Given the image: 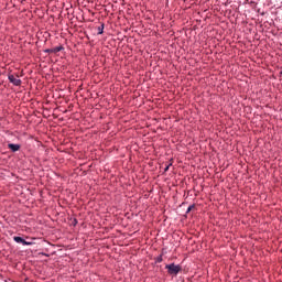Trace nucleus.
Masks as SVG:
<instances>
[{"label": "nucleus", "instance_id": "1", "mask_svg": "<svg viewBox=\"0 0 282 282\" xmlns=\"http://www.w3.org/2000/svg\"><path fill=\"white\" fill-rule=\"evenodd\" d=\"M165 270H167V273L172 276H177V274L182 272V265L175 263L166 264Z\"/></svg>", "mask_w": 282, "mask_h": 282}, {"label": "nucleus", "instance_id": "2", "mask_svg": "<svg viewBox=\"0 0 282 282\" xmlns=\"http://www.w3.org/2000/svg\"><path fill=\"white\" fill-rule=\"evenodd\" d=\"M9 83H12V85H14L15 87H21V79L14 77V75H9Z\"/></svg>", "mask_w": 282, "mask_h": 282}, {"label": "nucleus", "instance_id": "3", "mask_svg": "<svg viewBox=\"0 0 282 282\" xmlns=\"http://www.w3.org/2000/svg\"><path fill=\"white\" fill-rule=\"evenodd\" d=\"M13 240L15 241V243H22V246H32V242L25 241V239L19 236H14Z\"/></svg>", "mask_w": 282, "mask_h": 282}, {"label": "nucleus", "instance_id": "4", "mask_svg": "<svg viewBox=\"0 0 282 282\" xmlns=\"http://www.w3.org/2000/svg\"><path fill=\"white\" fill-rule=\"evenodd\" d=\"M8 149H10L13 153H17V151L21 150V145L20 144H14V143H9Z\"/></svg>", "mask_w": 282, "mask_h": 282}, {"label": "nucleus", "instance_id": "5", "mask_svg": "<svg viewBox=\"0 0 282 282\" xmlns=\"http://www.w3.org/2000/svg\"><path fill=\"white\" fill-rule=\"evenodd\" d=\"M63 46H56L54 48H51L52 54H58V52H62Z\"/></svg>", "mask_w": 282, "mask_h": 282}, {"label": "nucleus", "instance_id": "6", "mask_svg": "<svg viewBox=\"0 0 282 282\" xmlns=\"http://www.w3.org/2000/svg\"><path fill=\"white\" fill-rule=\"evenodd\" d=\"M98 34H102L105 32V24H101L100 26H98Z\"/></svg>", "mask_w": 282, "mask_h": 282}, {"label": "nucleus", "instance_id": "7", "mask_svg": "<svg viewBox=\"0 0 282 282\" xmlns=\"http://www.w3.org/2000/svg\"><path fill=\"white\" fill-rule=\"evenodd\" d=\"M195 208V205H191L188 208H187V212L186 213H191V210H194Z\"/></svg>", "mask_w": 282, "mask_h": 282}, {"label": "nucleus", "instance_id": "8", "mask_svg": "<svg viewBox=\"0 0 282 282\" xmlns=\"http://www.w3.org/2000/svg\"><path fill=\"white\" fill-rule=\"evenodd\" d=\"M47 53H52V48L46 50Z\"/></svg>", "mask_w": 282, "mask_h": 282}, {"label": "nucleus", "instance_id": "9", "mask_svg": "<svg viewBox=\"0 0 282 282\" xmlns=\"http://www.w3.org/2000/svg\"><path fill=\"white\" fill-rule=\"evenodd\" d=\"M169 166H170V165H167V166L165 167V170H164L165 172L169 171Z\"/></svg>", "mask_w": 282, "mask_h": 282}]
</instances>
